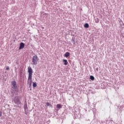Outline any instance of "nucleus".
I'll return each instance as SVG.
<instances>
[{
    "instance_id": "obj_1",
    "label": "nucleus",
    "mask_w": 124,
    "mask_h": 124,
    "mask_svg": "<svg viewBox=\"0 0 124 124\" xmlns=\"http://www.w3.org/2000/svg\"><path fill=\"white\" fill-rule=\"evenodd\" d=\"M28 71L29 73V77H28V81L29 82H30L31 83V81L32 80V69H31V66H29L28 67Z\"/></svg>"
},
{
    "instance_id": "obj_2",
    "label": "nucleus",
    "mask_w": 124,
    "mask_h": 124,
    "mask_svg": "<svg viewBox=\"0 0 124 124\" xmlns=\"http://www.w3.org/2000/svg\"><path fill=\"white\" fill-rule=\"evenodd\" d=\"M39 61V58H38V57H37V55L33 56L32 62L34 65H36V64H37V62H38Z\"/></svg>"
},
{
    "instance_id": "obj_3",
    "label": "nucleus",
    "mask_w": 124,
    "mask_h": 124,
    "mask_svg": "<svg viewBox=\"0 0 124 124\" xmlns=\"http://www.w3.org/2000/svg\"><path fill=\"white\" fill-rule=\"evenodd\" d=\"M14 102L16 104H21V102L20 101V99L19 97H16L14 100Z\"/></svg>"
},
{
    "instance_id": "obj_4",
    "label": "nucleus",
    "mask_w": 124,
    "mask_h": 124,
    "mask_svg": "<svg viewBox=\"0 0 124 124\" xmlns=\"http://www.w3.org/2000/svg\"><path fill=\"white\" fill-rule=\"evenodd\" d=\"M24 47H25V44H24L23 43H21L20 44V46L19 47V50H21V49H23Z\"/></svg>"
},
{
    "instance_id": "obj_5",
    "label": "nucleus",
    "mask_w": 124,
    "mask_h": 124,
    "mask_svg": "<svg viewBox=\"0 0 124 124\" xmlns=\"http://www.w3.org/2000/svg\"><path fill=\"white\" fill-rule=\"evenodd\" d=\"M12 85L15 89H16V81H12Z\"/></svg>"
},
{
    "instance_id": "obj_6",
    "label": "nucleus",
    "mask_w": 124,
    "mask_h": 124,
    "mask_svg": "<svg viewBox=\"0 0 124 124\" xmlns=\"http://www.w3.org/2000/svg\"><path fill=\"white\" fill-rule=\"evenodd\" d=\"M63 62H64V65H67L68 62H67V60L65 59L63 60Z\"/></svg>"
},
{
    "instance_id": "obj_7",
    "label": "nucleus",
    "mask_w": 124,
    "mask_h": 124,
    "mask_svg": "<svg viewBox=\"0 0 124 124\" xmlns=\"http://www.w3.org/2000/svg\"><path fill=\"white\" fill-rule=\"evenodd\" d=\"M69 56H70V53L69 52H67L65 53V57H66V58L69 57Z\"/></svg>"
},
{
    "instance_id": "obj_8",
    "label": "nucleus",
    "mask_w": 124,
    "mask_h": 124,
    "mask_svg": "<svg viewBox=\"0 0 124 124\" xmlns=\"http://www.w3.org/2000/svg\"><path fill=\"white\" fill-rule=\"evenodd\" d=\"M56 108L58 109H60V108H62V105H61V104H57L56 106Z\"/></svg>"
},
{
    "instance_id": "obj_9",
    "label": "nucleus",
    "mask_w": 124,
    "mask_h": 124,
    "mask_svg": "<svg viewBox=\"0 0 124 124\" xmlns=\"http://www.w3.org/2000/svg\"><path fill=\"white\" fill-rule=\"evenodd\" d=\"M90 79L92 80V81H93L94 80V77L93 76H90Z\"/></svg>"
},
{
    "instance_id": "obj_10",
    "label": "nucleus",
    "mask_w": 124,
    "mask_h": 124,
    "mask_svg": "<svg viewBox=\"0 0 124 124\" xmlns=\"http://www.w3.org/2000/svg\"><path fill=\"white\" fill-rule=\"evenodd\" d=\"M89 24H88V23H85V24L84 25V28H89Z\"/></svg>"
},
{
    "instance_id": "obj_11",
    "label": "nucleus",
    "mask_w": 124,
    "mask_h": 124,
    "mask_svg": "<svg viewBox=\"0 0 124 124\" xmlns=\"http://www.w3.org/2000/svg\"><path fill=\"white\" fill-rule=\"evenodd\" d=\"M95 23H99V19H98V18H95Z\"/></svg>"
},
{
    "instance_id": "obj_12",
    "label": "nucleus",
    "mask_w": 124,
    "mask_h": 124,
    "mask_svg": "<svg viewBox=\"0 0 124 124\" xmlns=\"http://www.w3.org/2000/svg\"><path fill=\"white\" fill-rule=\"evenodd\" d=\"M37 85L36 84V82H33V87L34 88H36L37 87Z\"/></svg>"
},
{
    "instance_id": "obj_13",
    "label": "nucleus",
    "mask_w": 124,
    "mask_h": 124,
    "mask_svg": "<svg viewBox=\"0 0 124 124\" xmlns=\"http://www.w3.org/2000/svg\"><path fill=\"white\" fill-rule=\"evenodd\" d=\"M25 114L27 115L29 113V110L28 109H25Z\"/></svg>"
},
{
    "instance_id": "obj_14",
    "label": "nucleus",
    "mask_w": 124,
    "mask_h": 124,
    "mask_svg": "<svg viewBox=\"0 0 124 124\" xmlns=\"http://www.w3.org/2000/svg\"><path fill=\"white\" fill-rule=\"evenodd\" d=\"M46 106H51V104H50V103L47 102Z\"/></svg>"
},
{
    "instance_id": "obj_15",
    "label": "nucleus",
    "mask_w": 124,
    "mask_h": 124,
    "mask_svg": "<svg viewBox=\"0 0 124 124\" xmlns=\"http://www.w3.org/2000/svg\"><path fill=\"white\" fill-rule=\"evenodd\" d=\"M24 109L28 110V107L27 106H26L24 108Z\"/></svg>"
},
{
    "instance_id": "obj_16",
    "label": "nucleus",
    "mask_w": 124,
    "mask_h": 124,
    "mask_svg": "<svg viewBox=\"0 0 124 124\" xmlns=\"http://www.w3.org/2000/svg\"><path fill=\"white\" fill-rule=\"evenodd\" d=\"M6 70H9V66H7L6 68Z\"/></svg>"
},
{
    "instance_id": "obj_17",
    "label": "nucleus",
    "mask_w": 124,
    "mask_h": 124,
    "mask_svg": "<svg viewBox=\"0 0 124 124\" xmlns=\"http://www.w3.org/2000/svg\"><path fill=\"white\" fill-rule=\"evenodd\" d=\"M2 115V113L1 112V111H0V117H1Z\"/></svg>"
},
{
    "instance_id": "obj_18",
    "label": "nucleus",
    "mask_w": 124,
    "mask_h": 124,
    "mask_svg": "<svg viewBox=\"0 0 124 124\" xmlns=\"http://www.w3.org/2000/svg\"><path fill=\"white\" fill-rule=\"evenodd\" d=\"M42 29L43 30H44V27H42Z\"/></svg>"
}]
</instances>
